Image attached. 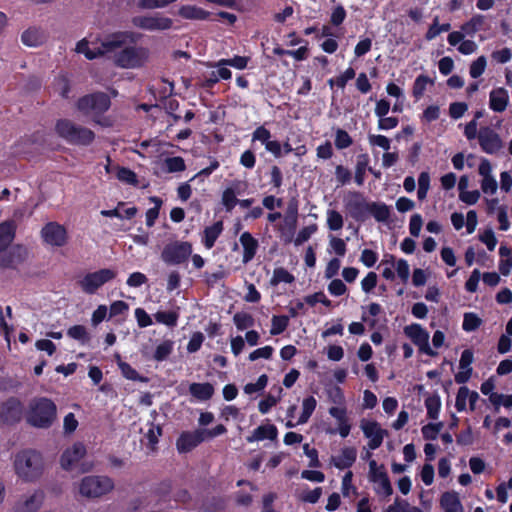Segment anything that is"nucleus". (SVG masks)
<instances>
[{"label": "nucleus", "mask_w": 512, "mask_h": 512, "mask_svg": "<svg viewBox=\"0 0 512 512\" xmlns=\"http://www.w3.org/2000/svg\"><path fill=\"white\" fill-rule=\"evenodd\" d=\"M337 149L342 150L350 147L353 143L351 136L344 129L338 128L334 140Z\"/></svg>", "instance_id": "obj_45"}, {"label": "nucleus", "mask_w": 512, "mask_h": 512, "mask_svg": "<svg viewBox=\"0 0 512 512\" xmlns=\"http://www.w3.org/2000/svg\"><path fill=\"white\" fill-rule=\"evenodd\" d=\"M40 235L44 243L53 247H62L68 241L66 228L55 221L46 223L42 227Z\"/></svg>", "instance_id": "obj_13"}, {"label": "nucleus", "mask_w": 512, "mask_h": 512, "mask_svg": "<svg viewBox=\"0 0 512 512\" xmlns=\"http://www.w3.org/2000/svg\"><path fill=\"white\" fill-rule=\"evenodd\" d=\"M273 351V347L269 345L258 348L249 354V360L255 361L259 358L270 359L272 357Z\"/></svg>", "instance_id": "obj_61"}, {"label": "nucleus", "mask_w": 512, "mask_h": 512, "mask_svg": "<svg viewBox=\"0 0 512 512\" xmlns=\"http://www.w3.org/2000/svg\"><path fill=\"white\" fill-rule=\"evenodd\" d=\"M155 320L164 324L168 327H175L179 318V314L176 311H158L154 314Z\"/></svg>", "instance_id": "obj_37"}, {"label": "nucleus", "mask_w": 512, "mask_h": 512, "mask_svg": "<svg viewBox=\"0 0 512 512\" xmlns=\"http://www.w3.org/2000/svg\"><path fill=\"white\" fill-rule=\"evenodd\" d=\"M328 291L333 296H342L346 293L347 287L340 279H333L328 284Z\"/></svg>", "instance_id": "obj_62"}, {"label": "nucleus", "mask_w": 512, "mask_h": 512, "mask_svg": "<svg viewBox=\"0 0 512 512\" xmlns=\"http://www.w3.org/2000/svg\"><path fill=\"white\" fill-rule=\"evenodd\" d=\"M289 320V316L286 315H273L270 334L273 336L282 334L289 326Z\"/></svg>", "instance_id": "obj_35"}, {"label": "nucleus", "mask_w": 512, "mask_h": 512, "mask_svg": "<svg viewBox=\"0 0 512 512\" xmlns=\"http://www.w3.org/2000/svg\"><path fill=\"white\" fill-rule=\"evenodd\" d=\"M270 184L279 190L283 184V174L277 165H273L270 169Z\"/></svg>", "instance_id": "obj_63"}, {"label": "nucleus", "mask_w": 512, "mask_h": 512, "mask_svg": "<svg viewBox=\"0 0 512 512\" xmlns=\"http://www.w3.org/2000/svg\"><path fill=\"white\" fill-rule=\"evenodd\" d=\"M317 406V401L314 396H308L303 399L302 402V412L298 418L297 424H305L308 422L309 418L315 411Z\"/></svg>", "instance_id": "obj_33"}, {"label": "nucleus", "mask_w": 512, "mask_h": 512, "mask_svg": "<svg viewBox=\"0 0 512 512\" xmlns=\"http://www.w3.org/2000/svg\"><path fill=\"white\" fill-rule=\"evenodd\" d=\"M295 281V277L287 269L283 267H277L273 271V275L270 279L271 286H277L280 283L291 284Z\"/></svg>", "instance_id": "obj_34"}, {"label": "nucleus", "mask_w": 512, "mask_h": 512, "mask_svg": "<svg viewBox=\"0 0 512 512\" xmlns=\"http://www.w3.org/2000/svg\"><path fill=\"white\" fill-rule=\"evenodd\" d=\"M137 41V36L133 32L123 31V32H115L108 35L102 42L101 47L97 50L89 49V43L85 39L79 41L76 45V51L78 53H83L85 57L89 60H93L104 53L112 52L116 48L122 47L125 43L131 42L135 43Z\"/></svg>", "instance_id": "obj_4"}, {"label": "nucleus", "mask_w": 512, "mask_h": 512, "mask_svg": "<svg viewBox=\"0 0 512 512\" xmlns=\"http://www.w3.org/2000/svg\"><path fill=\"white\" fill-rule=\"evenodd\" d=\"M268 383V377L266 374H262L258 377L255 383H248L244 386V392L246 394H253L263 390Z\"/></svg>", "instance_id": "obj_51"}, {"label": "nucleus", "mask_w": 512, "mask_h": 512, "mask_svg": "<svg viewBox=\"0 0 512 512\" xmlns=\"http://www.w3.org/2000/svg\"><path fill=\"white\" fill-rule=\"evenodd\" d=\"M417 337H418L419 350L422 352H425L428 355L434 356L435 353L431 350V348L428 344V338H429L428 333L425 332L424 330H422L419 326H418Z\"/></svg>", "instance_id": "obj_56"}, {"label": "nucleus", "mask_w": 512, "mask_h": 512, "mask_svg": "<svg viewBox=\"0 0 512 512\" xmlns=\"http://www.w3.org/2000/svg\"><path fill=\"white\" fill-rule=\"evenodd\" d=\"M478 141L482 150L488 154H494L503 147L500 136L490 127H481L478 132Z\"/></svg>", "instance_id": "obj_14"}, {"label": "nucleus", "mask_w": 512, "mask_h": 512, "mask_svg": "<svg viewBox=\"0 0 512 512\" xmlns=\"http://www.w3.org/2000/svg\"><path fill=\"white\" fill-rule=\"evenodd\" d=\"M178 15L187 20H207L211 13L195 5H182L178 9Z\"/></svg>", "instance_id": "obj_23"}, {"label": "nucleus", "mask_w": 512, "mask_h": 512, "mask_svg": "<svg viewBox=\"0 0 512 512\" xmlns=\"http://www.w3.org/2000/svg\"><path fill=\"white\" fill-rule=\"evenodd\" d=\"M116 271L103 268L95 272L87 273L80 281L79 286L82 291L86 294L92 295L107 282L113 280L116 277Z\"/></svg>", "instance_id": "obj_11"}, {"label": "nucleus", "mask_w": 512, "mask_h": 512, "mask_svg": "<svg viewBox=\"0 0 512 512\" xmlns=\"http://www.w3.org/2000/svg\"><path fill=\"white\" fill-rule=\"evenodd\" d=\"M370 158L366 153L357 156L355 165L354 181L358 186H362L365 182L366 172L368 171Z\"/></svg>", "instance_id": "obj_26"}, {"label": "nucleus", "mask_w": 512, "mask_h": 512, "mask_svg": "<svg viewBox=\"0 0 512 512\" xmlns=\"http://www.w3.org/2000/svg\"><path fill=\"white\" fill-rule=\"evenodd\" d=\"M190 394L199 401L210 400L214 395V386L209 383H192L189 386Z\"/></svg>", "instance_id": "obj_24"}, {"label": "nucleus", "mask_w": 512, "mask_h": 512, "mask_svg": "<svg viewBox=\"0 0 512 512\" xmlns=\"http://www.w3.org/2000/svg\"><path fill=\"white\" fill-rule=\"evenodd\" d=\"M441 506L445 512H463V506L455 492H446L441 497Z\"/></svg>", "instance_id": "obj_29"}, {"label": "nucleus", "mask_w": 512, "mask_h": 512, "mask_svg": "<svg viewBox=\"0 0 512 512\" xmlns=\"http://www.w3.org/2000/svg\"><path fill=\"white\" fill-rule=\"evenodd\" d=\"M86 455V447L81 442H76L72 447L67 448L61 455L60 464L66 471H71L75 464H77Z\"/></svg>", "instance_id": "obj_16"}, {"label": "nucleus", "mask_w": 512, "mask_h": 512, "mask_svg": "<svg viewBox=\"0 0 512 512\" xmlns=\"http://www.w3.org/2000/svg\"><path fill=\"white\" fill-rule=\"evenodd\" d=\"M23 44L29 47H37L43 43L44 34L40 29L30 27L21 35Z\"/></svg>", "instance_id": "obj_30"}, {"label": "nucleus", "mask_w": 512, "mask_h": 512, "mask_svg": "<svg viewBox=\"0 0 512 512\" xmlns=\"http://www.w3.org/2000/svg\"><path fill=\"white\" fill-rule=\"evenodd\" d=\"M173 351V342L165 340L161 342L155 349L153 358L158 362L166 360Z\"/></svg>", "instance_id": "obj_41"}, {"label": "nucleus", "mask_w": 512, "mask_h": 512, "mask_svg": "<svg viewBox=\"0 0 512 512\" xmlns=\"http://www.w3.org/2000/svg\"><path fill=\"white\" fill-rule=\"evenodd\" d=\"M271 132L263 125L257 127L252 133V141H259L262 144L266 145L267 142H270Z\"/></svg>", "instance_id": "obj_58"}, {"label": "nucleus", "mask_w": 512, "mask_h": 512, "mask_svg": "<svg viewBox=\"0 0 512 512\" xmlns=\"http://www.w3.org/2000/svg\"><path fill=\"white\" fill-rule=\"evenodd\" d=\"M280 397H275L271 394H268L265 398L261 399L258 403V409L262 414H266L270 411V409L275 406Z\"/></svg>", "instance_id": "obj_59"}, {"label": "nucleus", "mask_w": 512, "mask_h": 512, "mask_svg": "<svg viewBox=\"0 0 512 512\" xmlns=\"http://www.w3.org/2000/svg\"><path fill=\"white\" fill-rule=\"evenodd\" d=\"M278 435V429L273 424H266L258 426L252 435L246 438L247 442L252 443L255 441H262L265 439L275 440Z\"/></svg>", "instance_id": "obj_22"}, {"label": "nucleus", "mask_w": 512, "mask_h": 512, "mask_svg": "<svg viewBox=\"0 0 512 512\" xmlns=\"http://www.w3.org/2000/svg\"><path fill=\"white\" fill-rule=\"evenodd\" d=\"M369 467H370L369 478H370V481L373 483H378L383 478L388 476L386 471L384 470L383 466L381 468L377 467V463L375 460L370 461Z\"/></svg>", "instance_id": "obj_54"}, {"label": "nucleus", "mask_w": 512, "mask_h": 512, "mask_svg": "<svg viewBox=\"0 0 512 512\" xmlns=\"http://www.w3.org/2000/svg\"><path fill=\"white\" fill-rule=\"evenodd\" d=\"M250 58L247 56L235 55L232 58L220 59L217 66H230L239 70L245 69L248 65Z\"/></svg>", "instance_id": "obj_39"}, {"label": "nucleus", "mask_w": 512, "mask_h": 512, "mask_svg": "<svg viewBox=\"0 0 512 512\" xmlns=\"http://www.w3.org/2000/svg\"><path fill=\"white\" fill-rule=\"evenodd\" d=\"M164 163L169 173L182 172L186 169L185 161L181 156L168 157Z\"/></svg>", "instance_id": "obj_43"}, {"label": "nucleus", "mask_w": 512, "mask_h": 512, "mask_svg": "<svg viewBox=\"0 0 512 512\" xmlns=\"http://www.w3.org/2000/svg\"><path fill=\"white\" fill-rule=\"evenodd\" d=\"M425 405L428 416L431 419H436L441 405L439 397L437 395L428 396L425 400Z\"/></svg>", "instance_id": "obj_49"}, {"label": "nucleus", "mask_w": 512, "mask_h": 512, "mask_svg": "<svg viewBox=\"0 0 512 512\" xmlns=\"http://www.w3.org/2000/svg\"><path fill=\"white\" fill-rule=\"evenodd\" d=\"M117 178L118 180L130 184V185H137L138 179L136 173L127 167H119L117 170Z\"/></svg>", "instance_id": "obj_48"}, {"label": "nucleus", "mask_w": 512, "mask_h": 512, "mask_svg": "<svg viewBox=\"0 0 512 512\" xmlns=\"http://www.w3.org/2000/svg\"><path fill=\"white\" fill-rule=\"evenodd\" d=\"M43 500L42 492L36 491L30 495L24 502L16 506V512H36Z\"/></svg>", "instance_id": "obj_27"}, {"label": "nucleus", "mask_w": 512, "mask_h": 512, "mask_svg": "<svg viewBox=\"0 0 512 512\" xmlns=\"http://www.w3.org/2000/svg\"><path fill=\"white\" fill-rule=\"evenodd\" d=\"M357 451L354 447H344L338 456L331 458V463L338 469L350 468L356 461Z\"/></svg>", "instance_id": "obj_21"}, {"label": "nucleus", "mask_w": 512, "mask_h": 512, "mask_svg": "<svg viewBox=\"0 0 512 512\" xmlns=\"http://www.w3.org/2000/svg\"><path fill=\"white\" fill-rule=\"evenodd\" d=\"M111 99L105 92H93L80 97L76 102V108L85 116H91L92 121L100 126L109 127L111 121L103 117L110 109Z\"/></svg>", "instance_id": "obj_2"}, {"label": "nucleus", "mask_w": 512, "mask_h": 512, "mask_svg": "<svg viewBox=\"0 0 512 512\" xmlns=\"http://www.w3.org/2000/svg\"><path fill=\"white\" fill-rule=\"evenodd\" d=\"M239 163L247 169H253L256 164L255 153L250 149L245 150L240 156Z\"/></svg>", "instance_id": "obj_64"}, {"label": "nucleus", "mask_w": 512, "mask_h": 512, "mask_svg": "<svg viewBox=\"0 0 512 512\" xmlns=\"http://www.w3.org/2000/svg\"><path fill=\"white\" fill-rule=\"evenodd\" d=\"M67 335L82 344H87L90 341V335L83 325H74L67 330Z\"/></svg>", "instance_id": "obj_38"}, {"label": "nucleus", "mask_w": 512, "mask_h": 512, "mask_svg": "<svg viewBox=\"0 0 512 512\" xmlns=\"http://www.w3.org/2000/svg\"><path fill=\"white\" fill-rule=\"evenodd\" d=\"M335 177L339 185L344 186L350 183L352 179L351 171L343 165H337L335 167Z\"/></svg>", "instance_id": "obj_53"}, {"label": "nucleus", "mask_w": 512, "mask_h": 512, "mask_svg": "<svg viewBox=\"0 0 512 512\" xmlns=\"http://www.w3.org/2000/svg\"><path fill=\"white\" fill-rule=\"evenodd\" d=\"M193 252V246L188 241H172L164 246L161 259L167 265H181L188 261Z\"/></svg>", "instance_id": "obj_8"}, {"label": "nucleus", "mask_w": 512, "mask_h": 512, "mask_svg": "<svg viewBox=\"0 0 512 512\" xmlns=\"http://www.w3.org/2000/svg\"><path fill=\"white\" fill-rule=\"evenodd\" d=\"M223 231V223L217 221L204 229L202 243L206 249H211Z\"/></svg>", "instance_id": "obj_25"}, {"label": "nucleus", "mask_w": 512, "mask_h": 512, "mask_svg": "<svg viewBox=\"0 0 512 512\" xmlns=\"http://www.w3.org/2000/svg\"><path fill=\"white\" fill-rule=\"evenodd\" d=\"M43 467L42 455L36 450L25 449L15 456V472L26 482L37 480L43 473Z\"/></svg>", "instance_id": "obj_5"}, {"label": "nucleus", "mask_w": 512, "mask_h": 512, "mask_svg": "<svg viewBox=\"0 0 512 512\" xmlns=\"http://www.w3.org/2000/svg\"><path fill=\"white\" fill-rule=\"evenodd\" d=\"M177 0H139L137 3L138 8L140 9H157L164 8Z\"/></svg>", "instance_id": "obj_50"}, {"label": "nucleus", "mask_w": 512, "mask_h": 512, "mask_svg": "<svg viewBox=\"0 0 512 512\" xmlns=\"http://www.w3.org/2000/svg\"><path fill=\"white\" fill-rule=\"evenodd\" d=\"M117 364L122 373V375L132 381H143V378L139 375V373L127 362L122 361L121 356L116 354Z\"/></svg>", "instance_id": "obj_36"}, {"label": "nucleus", "mask_w": 512, "mask_h": 512, "mask_svg": "<svg viewBox=\"0 0 512 512\" xmlns=\"http://www.w3.org/2000/svg\"><path fill=\"white\" fill-rule=\"evenodd\" d=\"M329 414L337 420L338 428L328 429L326 432L331 435L339 433L342 438H346L351 431V424L347 416L346 408L332 406L329 408Z\"/></svg>", "instance_id": "obj_17"}, {"label": "nucleus", "mask_w": 512, "mask_h": 512, "mask_svg": "<svg viewBox=\"0 0 512 512\" xmlns=\"http://www.w3.org/2000/svg\"><path fill=\"white\" fill-rule=\"evenodd\" d=\"M55 132L71 145L89 146L95 140V133L91 129L77 125L69 119L57 120Z\"/></svg>", "instance_id": "obj_6"}, {"label": "nucleus", "mask_w": 512, "mask_h": 512, "mask_svg": "<svg viewBox=\"0 0 512 512\" xmlns=\"http://www.w3.org/2000/svg\"><path fill=\"white\" fill-rule=\"evenodd\" d=\"M481 319L474 313H466L463 320V329L466 331L476 330L480 324Z\"/></svg>", "instance_id": "obj_57"}, {"label": "nucleus", "mask_w": 512, "mask_h": 512, "mask_svg": "<svg viewBox=\"0 0 512 512\" xmlns=\"http://www.w3.org/2000/svg\"><path fill=\"white\" fill-rule=\"evenodd\" d=\"M237 195H240V191H236L233 186H228L222 192L221 203L224 206L226 212H231L238 203Z\"/></svg>", "instance_id": "obj_32"}, {"label": "nucleus", "mask_w": 512, "mask_h": 512, "mask_svg": "<svg viewBox=\"0 0 512 512\" xmlns=\"http://www.w3.org/2000/svg\"><path fill=\"white\" fill-rule=\"evenodd\" d=\"M131 22L133 26L147 31H164L173 26L171 18L159 14L134 16Z\"/></svg>", "instance_id": "obj_12"}, {"label": "nucleus", "mask_w": 512, "mask_h": 512, "mask_svg": "<svg viewBox=\"0 0 512 512\" xmlns=\"http://www.w3.org/2000/svg\"><path fill=\"white\" fill-rule=\"evenodd\" d=\"M114 488V482L108 476H86L80 483L81 495L88 498L101 497Z\"/></svg>", "instance_id": "obj_9"}, {"label": "nucleus", "mask_w": 512, "mask_h": 512, "mask_svg": "<svg viewBox=\"0 0 512 512\" xmlns=\"http://www.w3.org/2000/svg\"><path fill=\"white\" fill-rule=\"evenodd\" d=\"M233 322L238 330H244L254 325V318L246 312H237L233 316Z\"/></svg>", "instance_id": "obj_42"}, {"label": "nucleus", "mask_w": 512, "mask_h": 512, "mask_svg": "<svg viewBox=\"0 0 512 512\" xmlns=\"http://www.w3.org/2000/svg\"><path fill=\"white\" fill-rule=\"evenodd\" d=\"M16 230L17 225L14 220H6L0 223V253L6 251L14 241Z\"/></svg>", "instance_id": "obj_20"}, {"label": "nucleus", "mask_w": 512, "mask_h": 512, "mask_svg": "<svg viewBox=\"0 0 512 512\" xmlns=\"http://www.w3.org/2000/svg\"><path fill=\"white\" fill-rule=\"evenodd\" d=\"M344 221L340 212L336 210H328L327 212V225L332 231H338L343 227Z\"/></svg>", "instance_id": "obj_46"}, {"label": "nucleus", "mask_w": 512, "mask_h": 512, "mask_svg": "<svg viewBox=\"0 0 512 512\" xmlns=\"http://www.w3.org/2000/svg\"><path fill=\"white\" fill-rule=\"evenodd\" d=\"M364 435L369 438L368 447L371 450L379 448L383 442L385 431L375 421H363L361 424Z\"/></svg>", "instance_id": "obj_18"}, {"label": "nucleus", "mask_w": 512, "mask_h": 512, "mask_svg": "<svg viewBox=\"0 0 512 512\" xmlns=\"http://www.w3.org/2000/svg\"><path fill=\"white\" fill-rule=\"evenodd\" d=\"M396 273L402 284H407L410 276L409 264L404 259H399L395 266Z\"/></svg>", "instance_id": "obj_52"}, {"label": "nucleus", "mask_w": 512, "mask_h": 512, "mask_svg": "<svg viewBox=\"0 0 512 512\" xmlns=\"http://www.w3.org/2000/svg\"><path fill=\"white\" fill-rule=\"evenodd\" d=\"M508 103V93L504 88H498L490 93V107L496 112H502L506 109Z\"/></svg>", "instance_id": "obj_28"}, {"label": "nucleus", "mask_w": 512, "mask_h": 512, "mask_svg": "<svg viewBox=\"0 0 512 512\" xmlns=\"http://www.w3.org/2000/svg\"><path fill=\"white\" fill-rule=\"evenodd\" d=\"M149 426V429L144 435V438L147 440L146 446L151 452H156L159 437L162 436L163 429L160 425H155L153 422H150Z\"/></svg>", "instance_id": "obj_31"}, {"label": "nucleus", "mask_w": 512, "mask_h": 512, "mask_svg": "<svg viewBox=\"0 0 512 512\" xmlns=\"http://www.w3.org/2000/svg\"><path fill=\"white\" fill-rule=\"evenodd\" d=\"M484 23V17L477 15L472 17L468 22L461 26V30L465 35L475 34Z\"/></svg>", "instance_id": "obj_44"}, {"label": "nucleus", "mask_w": 512, "mask_h": 512, "mask_svg": "<svg viewBox=\"0 0 512 512\" xmlns=\"http://www.w3.org/2000/svg\"><path fill=\"white\" fill-rule=\"evenodd\" d=\"M150 51L143 46H128L115 54V64L126 69L143 67L149 60Z\"/></svg>", "instance_id": "obj_7"}, {"label": "nucleus", "mask_w": 512, "mask_h": 512, "mask_svg": "<svg viewBox=\"0 0 512 512\" xmlns=\"http://www.w3.org/2000/svg\"><path fill=\"white\" fill-rule=\"evenodd\" d=\"M204 431H183L176 440V448L179 453L191 452L204 441Z\"/></svg>", "instance_id": "obj_15"}, {"label": "nucleus", "mask_w": 512, "mask_h": 512, "mask_svg": "<svg viewBox=\"0 0 512 512\" xmlns=\"http://www.w3.org/2000/svg\"><path fill=\"white\" fill-rule=\"evenodd\" d=\"M129 310V305L122 300H117L111 303L109 308V317H116L125 314Z\"/></svg>", "instance_id": "obj_60"}, {"label": "nucleus", "mask_w": 512, "mask_h": 512, "mask_svg": "<svg viewBox=\"0 0 512 512\" xmlns=\"http://www.w3.org/2000/svg\"><path fill=\"white\" fill-rule=\"evenodd\" d=\"M24 414V405L22 401L10 396L0 403V424L14 426L21 422Z\"/></svg>", "instance_id": "obj_10"}, {"label": "nucleus", "mask_w": 512, "mask_h": 512, "mask_svg": "<svg viewBox=\"0 0 512 512\" xmlns=\"http://www.w3.org/2000/svg\"><path fill=\"white\" fill-rule=\"evenodd\" d=\"M56 416V404L47 397H38L30 402L26 421L32 427L47 429L52 426Z\"/></svg>", "instance_id": "obj_3"}, {"label": "nucleus", "mask_w": 512, "mask_h": 512, "mask_svg": "<svg viewBox=\"0 0 512 512\" xmlns=\"http://www.w3.org/2000/svg\"><path fill=\"white\" fill-rule=\"evenodd\" d=\"M344 207L356 222L364 223L372 216L379 223H387L391 216V208L384 202L367 201L363 193L349 191L344 198Z\"/></svg>", "instance_id": "obj_1"}, {"label": "nucleus", "mask_w": 512, "mask_h": 512, "mask_svg": "<svg viewBox=\"0 0 512 512\" xmlns=\"http://www.w3.org/2000/svg\"><path fill=\"white\" fill-rule=\"evenodd\" d=\"M239 241L243 247V263L250 262L256 255L259 247L258 240L252 236L248 231L243 232L239 238Z\"/></svg>", "instance_id": "obj_19"}, {"label": "nucleus", "mask_w": 512, "mask_h": 512, "mask_svg": "<svg viewBox=\"0 0 512 512\" xmlns=\"http://www.w3.org/2000/svg\"><path fill=\"white\" fill-rule=\"evenodd\" d=\"M489 400L494 406H496V409H498L501 404L507 408L512 407V395L491 393Z\"/></svg>", "instance_id": "obj_55"}, {"label": "nucleus", "mask_w": 512, "mask_h": 512, "mask_svg": "<svg viewBox=\"0 0 512 512\" xmlns=\"http://www.w3.org/2000/svg\"><path fill=\"white\" fill-rule=\"evenodd\" d=\"M317 229L318 226L315 223L303 227L302 229L299 230L294 240V244L296 246L302 245L304 242L308 241L311 238V236L317 231Z\"/></svg>", "instance_id": "obj_47"}, {"label": "nucleus", "mask_w": 512, "mask_h": 512, "mask_svg": "<svg viewBox=\"0 0 512 512\" xmlns=\"http://www.w3.org/2000/svg\"><path fill=\"white\" fill-rule=\"evenodd\" d=\"M150 201L155 204L154 207L150 208L146 212V225L148 227L154 226L160 212V208L162 206V200L161 198L157 196L150 197Z\"/></svg>", "instance_id": "obj_40"}]
</instances>
